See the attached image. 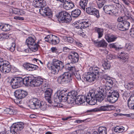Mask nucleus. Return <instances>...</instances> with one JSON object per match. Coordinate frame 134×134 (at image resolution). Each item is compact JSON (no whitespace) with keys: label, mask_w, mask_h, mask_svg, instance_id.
<instances>
[{"label":"nucleus","mask_w":134,"mask_h":134,"mask_svg":"<svg viewBox=\"0 0 134 134\" xmlns=\"http://www.w3.org/2000/svg\"><path fill=\"white\" fill-rule=\"evenodd\" d=\"M34 6L37 8H41L39 9L40 14L43 16H51L52 15L51 10L49 8H44L46 3L44 0H34L33 2Z\"/></svg>","instance_id":"f03ea898"},{"label":"nucleus","mask_w":134,"mask_h":134,"mask_svg":"<svg viewBox=\"0 0 134 134\" xmlns=\"http://www.w3.org/2000/svg\"><path fill=\"white\" fill-rule=\"evenodd\" d=\"M29 107L33 109L40 108L42 110H46L47 107L46 103L44 102H40L37 98H33L29 101Z\"/></svg>","instance_id":"423d86ee"},{"label":"nucleus","mask_w":134,"mask_h":134,"mask_svg":"<svg viewBox=\"0 0 134 134\" xmlns=\"http://www.w3.org/2000/svg\"><path fill=\"white\" fill-rule=\"evenodd\" d=\"M66 90L61 88L58 90L54 96V103H56V105L54 106L58 107L60 106V102H65L68 99L69 97L67 96V93Z\"/></svg>","instance_id":"7ed1b4c3"},{"label":"nucleus","mask_w":134,"mask_h":134,"mask_svg":"<svg viewBox=\"0 0 134 134\" xmlns=\"http://www.w3.org/2000/svg\"><path fill=\"white\" fill-rule=\"evenodd\" d=\"M14 19H15L23 20H24V18L23 17H20L19 16H15Z\"/></svg>","instance_id":"052dcab7"},{"label":"nucleus","mask_w":134,"mask_h":134,"mask_svg":"<svg viewBox=\"0 0 134 134\" xmlns=\"http://www.w3.org/2000/svg\"><path fill=\"white\" fill-rule=\"evenodd\" d=\"M47 66L51 73L54 74H58L64 66L63 62L55 59H53L52 63L48 62Z\"/></svg>","instance_id":"20e7f679"},{"label":"nucleus","mask_w":134,"mask_h":134,"mask_svg":"<svg viewBox=\"0 0 134 134\" xmlns=\"http://www.w3.org/2000/svg\"><path fill=\"white\" fill-rule=\"evenodd\" d=\"M52 94V91L50 88L46 90L45 92V98L46 99H48V98L51 97Z\"/></svg>","instance_id":"4c0bfd02"},{"label":"nucleus","mask_w":134,"mask_h":134,"mask_svg":"<svg viewBox=\"0 0 134 134\" xmlns=\"http://www.w3.org/2000/svg\"><path fill=\"white\" fill-rule=\"evenodd\" d=\"M123 2L126 5H128L129 3L128 0H122Z\"/></svg>","instance_id":"69168bd1"},{"label":"nucleus","mask_w":134,"mask_h":134,"mask_svg":"<svg viewBox=\"0 0 134 134\" xmlns=\"http://www.w3.org/2000/svg\"><path fill=\"white\" fill-rule=\"evenodd\" d=\"M2 65H0V70L4 73H9L11 70V66L8 61H4Z\"/></svg>","instance_id":"f8f14e48"},{"label":"nucleus","mask_w":134,"mask_h":134,"mask_svg":"<svg viewBox=\"0 0 134 134\" xmlns=\"http://www.w3.org/2000/svg\"><path fill=\"white\" fill-rule=\"evenodd\" d=\"M124 13L125 15L127 17V18H129L130 16V14L129 13V12L128 11H124Z\"/></svg>","instance_id":"5fc2aeb1"},{"label":"nucleus","mask_w":134,"mask_h":134,"mask_svg":"<svg viewBox=\"0 0 134 134\" xmlns=\"http://www.w3.org/2000/svg\"><path fill=\"white\" fill-rule=\"evenodd\" d=\"M133 85V83L132 82L129 83L127 85V87L128 88H130Z\"/></svg>","instance_id":"6e6d98bb"},{"label":"nucleus","mask_w":134,"mask_h":134,"mask_svg":"<svg viewBox=\"0 0 134 134\" xmlns=\"http://www.w3.org/2000/svg\"><path fill=\"white\" fill-rule=\"evenodd\" d=\"M51 50L53 53H56L57 52V49L56 47H52L51 48Z\"/></svg>","instance_id":"4d7b16f0"},{"label":"nucleus","mask_w":134,"mask_h":134,"mask_svg":"<svg viewBox=\"0 0 134 134\" xmlns=\"http://www.w3.org/2000/svg\"><path fill=\"white\" fill-rule=\"evenodd\" d=\"M105 94L107 95L108 100L112 103L116 102L119 97V94L117 91H114L109 86L106 87L105 88H99L96 94L94 92H90L87 96H79L75 100V102L76 104L81 105L86 102L90 105H94L97 101L102 102Z\"/></svg>","instance_id":"f257e3e1"},{"label":"nucleus","mask_w":134,"mask_h":134,"mask_svg":"<svg viewBox=\"0 0 134 134\" xmlns=\"http://www.w3.org/2000/svg\"><path fill=\"white\" fill-rule=\"evenodd\" d=\"M88 3V0H80L79 3V8L85 10Z\"/></svg>","instance_id":"a878e982"},{"label":"nucleus","mask_w":134,"mask_h":134,"mask_svg":"<svg viewBox=\"0 0 134 134\" xmlns=\"http://www.w3.org/2000/svg\"><path fill=\"white\" fill-rule=\"evenodd\" d=\"M65 39H66L67 41L68 42L70 43H72L74 41V39L72 37H65Z\"/></svg>","instance_id":"8fccbe9b"},{"label":"nucleus","mask_w":134,"mask_h":134,"mask_svg":"<svg viewBox=\"0 0 134 134\" xmlns=\"http://www.w3.org/2000/svg\"><path fill=\"white\" fill-rule=\"evenodd\" d=\"M68 58L71 63L66 64L65 65V68L66 70L74 72L75 71V68L74 66L72 65L71 64L78 62L79 55L76 52L72 51L70 53Z\"/></svg>","instance_id":"39448f33"},{"label":"nucleus","mask_w":134,"mask_h":134,"mask_svg":"<svg viewBox=\"0 0 134 134\" xmlns=\"http://www.w3.org/2000/svg\"><path fill=\"white\" fill-rule=\"evenodd\" d=\"M19 11V9H15L13 10V13L15 14L18 15V13Z\"/></svg>","instance_id":"bf43d9fd"},{"label":"nucleus","mask_w":134,"mask_h":134,"mask_svg":"<svg viewBox=\"0 0 134 134\" xmlns=\"http://www.w3.org/2000/svg\"><path fill=\"white\" fill-rule=\"evenodd\" d=\"M58 18V21L62 23H69L71 19L70 14L65 11H62L60 12Z\"/></svg>","instance_id":"1a4fd4ad"},{"label":"nucleus","mask_w":134,"mask_h":134,"mask_svg":"<svg viewBox=\"0 0 134 134\" xmlns=\"http://www.w3.org/2000/svg\"><path fill=\"white\" fill-rule=\"evenodd\" d=\"M118 57L122 59L123 60V62H124L127 60L128 58L127 54H125L124 52H121Z\"/></svg>","instance_id":"2f4dec72"},{"label":"nucleus","mask_w":134,"mask_h":134,"mask_svg":"<svg viewBox=\"0 0 134 134\" xmlns=\"http://www.w3.org/2000/svg\"><path fill=\"white\" fill-rule=\"evenodd\" d=\"M99 8H101L103 6L105 1L104 0H96Z\"/></svg>","instance_id":"37998d69"},{"label":"nucleus","mask_w":134,"mask_h":134,"mask_svg":"<svg viewBox=\"0 0 134 134\" xmlns=\"http://www.w3.org/2000/svg\"><path fill=\"white\" fill-rule=\"evenodd\" d=\"M116 8L113 4L107 5L103 8V10L107 14L112 15L115 13Z\"/></svg>","instance_id":"4468645a"},{"label":"nucleus","mask_w":134,"mask_h":134,"mask_svg":"<svg viewBox=\"0 0 134 134\" xmlns=\"http://www.w3.org/2000/svg\"><path fill=\"white\" fill-rule=\"evenodd\" d=\"M5 110L7 113L9 114H14L16 113V111L13 109L7 108Z\"/></svg>","instance_id":"49530a36"},{"label":"nucleus","mask_w":134,"mask_h":134,"mask_svg":"<svg viewBox=\"0 0 134 134\" xmlns=\"http://www.w3.org/2000/svg\"><path fill=\"white\" fill-rule=\"evenodd\" d=\"M18 13V15H22L25 14V12L22 10L20 9Z\"/></svg>","instance_id":"e2e57ef3"},{"label":"nucleus","mask_w":134,"mask_h":134,"mask_svg":"<svg viewBox=\"0 0 134 134\" xmlns=\"http://www.w3.org/2000/svg\"><path fill=\"white\" fill-rule=\"evenodd\" d=\"M35 43V38L29 37L26 40V43L29 46L34 44Z\"/></svg>","instance_id":"c756f323"},{"label":"nucleus","mask_w":134,"mask_h":134,"mask_svg":"<svg viewBox=\"0 0 134 134\" xmlns=\"http://www.w3.org/2000/svg\"><path fill=\"white\" fill-rule=\"evenodd\" d=\"M92 5L87 8L86 11L87 13L89 14L93 15L95 16L97 18L99 17V13L98 11Z\"/></svg>","instance_id":"ddd939ff"},{"label":"nucleus","mask_w":134,"mask_h":134,"mask_svg":"<svg viewBox=\"0 0 134 134\" xmlns=\"http://www.w3.org/2000/svg\"><path fill=\"white\" fill-rule=\"evenodd\" d=\"M80 21H76L73 24L74 26L77 28L80 29H85L88 27L90 25V21L86 20L85 21L79 23Z\"/></svg>","instance_id":"2eb2a0df"},{"label":"nucleus","mask_w":134,"mask_h":134,"mask_svg":"<svg viewBox=\"0 0 134 134\" xmlns=\"http://www.w3.org/2000/svg\"><path fill=\"white\" fill-rule=\"evenodd\" d=\"M130 26V23L127 21H124L120 22L117 26L119 29L121 31H125L127 30Z\"/></svg>","instance_id":"dca6fc26"},{"label":"nucleus","mask_w":134,"mask_h":134,"mask_svg":"<svg viewBox=\"0 0 134 134\" xmlns=\"http://www.w3.org/2000/svg\"><path fill=\"white\" fill-rule=\"evenodd\" d=\"M46 100H47L48 102L50 103L51 104H52L53 103H55V104L56 103H54V100L52 101L51 100V97H49V98H48V99H46Z\"/></svg>","instance_id":"680f3d73"},{"label":"nucleus","mask_w":134,"mask_h":134,"mask_svg":"<svg viewBox=\"0 0 134 134\" xmlns=\"http://www.w3.org/2000/svg\"><path fill=\"white\" fill-rule=\"evenodd\" d=\"M27 95V92L21 90H18L16 91L14 93L16 97L18 99H21L25 97Z\"/></svg>","instance_id":"f3484780"},{"label":"nucleus","mask_w":134,"mask_h":134,"mask_svg":"<svg viewBox=\"0 0 134 134\" xmlns=\"http://www.w3.org/2000/svg\"><path fill=\"white\" fill-rule=\"evenodd\" d=\"M93 42L95 46L98 47L105 48L107 46V43L103 39L99 41L98 40H94Z\"/></svg>","instance_id":"6ab92c4d"},{"label":"nucleus","mask_w":134,"mask_h":134,"mask_svg":"<svg viewBox=\"0 0 134 134\" xmlns=\"http://www.w3.org/2000/svg\"><path fill=\"white\" fill-rule=\"evenodd\" d=\"M129 107L132 109H134V90L131 92V95L128 100Z\"/></svg>","instance_id":"5701e85b"},{"label":"nucleus","mask_w":134,"mask_h":134,"mask_svg":"<svg viewBox=\"0 0 134 134\" xmlns=\"http://www.w3.org/2000/svg\"><path fill=\"white\" fill-rule=\"evenodd\" d=\"M133 43L131 42H128L126 44L125 47L127 50H129L132 48Z\"/></svg>","instance_id":"a18cd8bd"},{"label":"nucleus","mask_w":134,"mask_h":134,"mask_svg":"<svg viewBox=\"0 0 134 134\" xmlns=\"http://www.w3.org/2000/svg\"><path fill=\"white\" fill-rule=\"evenodd\" d=\"M102 65L105 69H108L110 68L111 66L110 63L108 61H104Z\"/></svg>","instance_id":"58836bf2"},{"label":"nucleus","mask_w":134,"mask_h":134,"mask_svg":"<svg viewBox=\"0 0 134 134\" xmlns=\"http://www.w3.org/2000/svg\"><path fill=\"white\" fill-rule=\"evenodd\" d=\"M21 78L20 77L10 78L8 82L14 89L18 88L22 86Z\"/></svg>","instance_id":"6e6552de"},{"label":"nucleus","mask_w":134,"mask_h":134,"mask_svg":"<svg viewBox=\"0 0 134 134\" xmlns=\"http://www.w3.org/2000/svg\"><path fill=\"white\" fill-rule=\"evenodd\" d=\"M116 4V6L118 8L120 9H122V7L121 5L119 3V1L118 0L117 2H114Z\"/></svg>","instance_id":"3c124183"},{"label":"nucleus","mask_w":134,"mask_h":134,"mask_svg":"<svg viewBox=\"0 0 134 134\" xmlns=\"http://www.w3.org/2000/svg\"><path fill=\"white\" fill-rule=\"evenodd\" d=\"M81 11L78 9H76L71 12V15L74 17H78L81 13Z\"/></svg>","instance_id":"e433bc0d"},{"label":"nucleus","mask_w":134,"mask_h":134,"mask_svg":"<svg viewBox=\"0 0 134 134\" xmlns=\"http://www.w3.org/2000/svg\"><path fill=\"white\" fill-rule=\"evenodd\" d=\"M130 35L132 37L134 38V28L131 29L130 33Z\"/></svg>","instance_id":"864d4df0"},{"label":"nucleus","mask_w":134,"mask_h":134,"mask_svg":"<svg viewBox=\"0 0 134 134\" xmlns=\"http://www.w3.org/2000/svg\"><path fill=\"white\" fill-rule=\"evenodd\" d=\"M23 66L26 70L29 71H34L37 69L38 68L37 65L29 63H25Z\"/></svg>","instance_id":"4be33fe9"},{"label":"nucleus","mask_w":134,"mask_h":134,"mask_svg":"<svg viewBox=\"0 0 134 134\" xmlns=\"http://www.w3.org/2000/svg\"><path fill=\"white\" fill-rule=\"evenodd\" d=\"M22 81V85L23 84H24L25 85H28L30 84V85L31 86V82L32 81L31 80V77H26L23 79L21 78Z\"/></svg>","instance_id":"c85d7f7f"},{"label":"nucleus","mask_w":134,"mask_h":134,"mask_svg":"<svg viewBox=\"0 0 134 134\" xmlns=\"http://www.w3.org/2000/svg\"><path fill=\"white\" fill-rule=\"evenodd\" d=\"M109 47L110 48H113L117 50L122 48L121 46L118 43H112L109 45Z\"/></svg>","instance_id":"c9c22d12"},{"label":"nucleus","mask_w":134,"mask_h":134,"mask_svg":"<svg viewBox=\"0 0 134 134\" xmlns=\"http://www.w3.org/2000/svg\"><path fill=\"white\" fill-rule=\"evenodd\" d=\"M124 115L127 117H128L129 118L133 119L134 118V113H131L129 114H124Z\"/></svg>","instance_id":"09e8293b"},{"label":"nucleus","mask_w":134,"mask_h":134,"mask_svg":"<svg viewBox=\"0 0 134 134\" xmlns=\"http://www.w3.org/2000/svg\"><path fill=\"white\" fill-rule=\"evenodd\" d=\"M111 110V107L109 105L102 106L98 108L94 109V111H107Z\"/></svg>","instance_id":"393cba45"},{"label":"nucleus","mask_w":134,"mask_h":134,"mask_svg":"<svg viewBox=\"0 0 134 134\" xmlns=\"http://www.w3.org/2000/svg\"><path fill=\"white\" fill-rule=\"evenodd\" d=\"M7 48L11 52H13L15 49V44L14 42H12L8 45Z\"/></svg>","instance_id":"ea45409f"},{"label":"nucleus","mask_w":134,"mask_h":134,"mask_svg":"<svg viewBox=\"0 0 134 134\" xmlns=\"http://www.w3.org/2000/svg\"><path fill=\"white\" fill-rule=\"evenodd\" d=\"M105 38L108 42H110L116 41L117 38V37L116 36L114 35L109 36L107 35H105Z\"/></svg>","instance_id":"cd10ccee"},{"label":"nucleus","mask_w":134,"mask_h":134,"mask_svg":"<svg viewBox=\"0 0 134 134\" xmlns=\"http://www.w3.org/2000/svg\"><path fill=\"white\" fill-rule=\"evenodd\" d=\"M44 82L43 79L40 77H38L36 79L33 80L31 82V86L32 87L39 86L42 85Z\"/></svg>","instance_id":"a211bd4d"},{"label":"nucleus","mask_w":134,"mask_h":134,"mask_svg":"<svg viewBox=\"0 0 134 134\" xmlns=\"http://www.w3.org/2000/svg\"><path fill=\"white\" fill-rule=\"evenodd\" d=\"M69 97H70L72 99H74L77 95V93L74 91H72L69 93Z\"/></svg>","instance_id":"c03bdc74"},{"label":"nucleus","mask_w":134,"mask_h":134,"mask_svg":"<svg viewBox=\"0 0 134 134\" xmlns=\"http://www.w3.org/2000/svg\"><path fill=\"white\" fill-rule=\"evenodd\" d=\"M72 75L68 72H65L59 76L57 79V81L61 84L67 83L72 80Z\"/></svg>","instance_id":"0eeeda50"},{"label":"nucleus","mask_w":134,"mask_h":134,"mask_svg":"<svg viewBox=\"0 0 134 134\" xmlns=\"http://www.w3.org/2000/svg\"><path fill=\"white\" fill-rule=\"evenodd\" d=\"M107 58L109 59H111L114 58V57L111 54H108L107 56Z\"/></svg>","instance_id":"13d9d810"},{"label":"nucleus","mask_w":134,"mask_h":134,"mask_svg":"<svg viewBox=\"0 0 134 134\" xmlns=\"http://www.w3.org/2000/svg\"><path fill=\"white\" fill-rule=\"evenodd\" d=\"M69 49L68 48L66 47H63V50L64 52H66L68 51Z\"/></svg>","instance_id":"338daca9"},{"label":"nucleus","mask_w":134,"mask_h":134,"mask_svg":"<svg viewBox=\"0 0 134 134\" xmlns=\"http://www.w3.org/2000/svg\"><path fill=\"white\" fill-rule=\"evenodd\" d=\"M74 74L75 77L78 80H80L81 79L80 76L78 72Z\"/></svg>","instance_id":"603ef678"},{"label":"nucleus","mask_w":134,"mask_h":134,"mask_svg":"<svg viewBox=\"0 0 134 134\" xmlns=\"http://www.w3.org/2000/svg\"><path fill=\"white\" fill-rule=\"evenodd\" d=\"M4 61H7L5 60H4L3 59L1 58H0V65H2Z\"/></svg>","instance_id":"774afa93"},{"label":"nucleus","mask_w":134,"mask_h":134,"mask_svg":"<svg viewBox=\"0 0 134 134\" xmlns=\"http://www.w3.org/2000/svg\"><path fill=\"white\" fill-rule=\"evenodd\" d=\"M102 82L104 83H105L106 82L107 84H109L111 85H112L113 83V82L111 78L106 74L103 76Z\"/></svg>","instance_id":"b1692460"},{"label":"nucleus","mask_w":134,"mask_h":134,"mask_svg":"<svg viewBox=\"0 0 134 134\" xmlns=\"http://www.w3.org/2000/svg\"><path fill=\"white\" fill-rule=\"evenodd\" d=\"M11 37V35L10 34L2 33L0 34V41L10 38Z\"/></svg>","instance_id":"7c9ffc66"},{"label":"nucleus","mask_w":134,"mask_h":134,"mask_svg":"<svg viewBox=\"0 0 134 134\" xmlns=\"http://www.w3.org/2000/svg\"><path fill=\"white\" fill-rule=\"evenodd\" d=\"M1 29L4 31H7L9 30L11 28V26L8 24H5L2 25H0V27H1Z\"/></svg>","instance_id":"72a5a7b5"},{"label":"nucleus","mask_w":134,"mask_h":134,"mask_svg":"<svg viewBox=\"0 0 134 134\" xmlns=\"http://www.w3.org/2000/svg\"><path fill=\"white\" fill-rule=\"evenodd\" d=\"M42 84L43 85L42 86V89L43 90H46L49 88V87L48 86L47 83L45 81H44L43 82Z\"/></svg>","instance_id":"de8ad7c7"},{"label":"nucleus","mask_w":134,"mask_h":134,"mask_svg":"<svg viewBox=\"0 0 134 134\" xmlns=\"http://www.w3.org/2000/svg\"><path fill=\"white\" fill-rule=\"evenodd\" d=\"M95 31L98 34V38H100L103 36V33L104 30L103 29L96 27L95 29Z\"/></svg>","instance_id":"473e14b6"},{"label":"nucleus","mask_w":134,"mask_h":134,"mask_svg":"<svg viewBox=\"0 0 134 134\" xmlns=\"http://www.w3.org/2000/svg\"><path fill=\"white\" fill-rule=\"evenodd\" d=\"M125 128L122 126H118L115 127L114 131L116 133H121L124 130Z\"/></svg>","instance_id":"f704fd0d"},{"label":"nucleus","mask_w":134,"mask_h":134,"mask_svg":"<svg viewBox=\"0 0 134 134\" xmlns=\"http://www.w3.org/2000/svg\"><path fill=\"white\" fill-rule=\"evenodd\" d=\"M107 128L104 126L100 127L98 129L99 134H107Z\"/></svg>","instance_id":"a19ab883"},{"label":"nucleus","mask_w":134,"mask_h":134,"mask_svg":"<svg viewBox=\"0 0 134 134\" xmlns=\"http://www.w3.org/2000/svg\"><path fill=\"white\" fill-rule=\"evenodd\" d=\"M74 7V3L70 0H67L65 3L63 4V8L67 10L72 9Z\"/></svg>","instance_id":"412c9836"},{"label":"nucleus","mask_w":134,"mask_h":134,"mask_svg":"<svg viewBox=\"0 0 134 134\" xmlns=\"http://www.w3.org/2000/svg\"><path fill=\"white\" fill-rule=\"evenodd\" d=\"M24 125L22 122H18L14 124L12 126L14 131L17 132L21 130L24 128Z\"/></svg>","instance_id":"aec40b11"},{"label":"nucleus","mask_w":134,"mask_h":134,"mask_svg":"<svg viewBox=\"0 0 134 134\" xmlns=\"http://www.w3.org/2000/svg\"><path fill=\"white\" fill-rule=\"evenodd\" d=\"M45 41L53 45L58 44L60 41L59 38L53 35H48L44 38Z\"/></svg>","instance_id":"9b49d317"},{"label":"nucleus","mask_w":134,"mask_h":134,"mask_svg":"<svg viewBox=\"0 0 134 134\" xmlns=\"http://www.w3.org/2000/svg\"><path fill=\"white\" fill-rule=\"evenodd\" d=\"M118 21L120 22L124 21L123 17L121 16L119 17L118 19Z\"/></svg>","instance_id":"0e129e2a"},{"label":"nucleus","mask_w":134,"mask_h":134,"mask_svg":"<svg viewBox=\"0 0 134 134\" xmlns=\"http://www.w3.org/2000/svg\"><path fill=\"white\" fill-rule=\"evenodd\" d=\"M96 75L89 71L83 75L82 78L84 81L91 83H92L97 77H96Z\"/></svg>","instance_id":"9d476101"},{"label":"nucleus","mask_w":134,"mask_h":134,"mask_svg":"<svg viewBox=\"0 0 134 134\" xmlns=\"http://www.w3.org/2000/svg\"><path fill=\"white\" fill-rule=\"evenodd\" d=\"M38 45L36 43L34 44L29 46L30 49L34 52H36L38 50Z\"/></svg>","instance_id":"79ce46f5"},{"label":"nucleus","mask_w":134,"mask_h":134,"mask_svg":"<svg viewBox=\"0 0 134 134\" xmlns=\"http://www.w3.org/2000/svg\"><path fill=\"white\" fill-rule=\"evenodd\" d=\"M89 71L92 73L96 74V77H98L97 75L99 73L101 72L99 68L97 67H91L89 69Z\"/></svg>","instance_id":"bb28decb"}]
</instances>
